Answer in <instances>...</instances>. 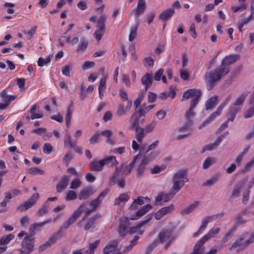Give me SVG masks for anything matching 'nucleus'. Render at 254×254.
Here are the masks:
<instances>
[{
  "instance_id": "nucleus-1",
  "label": "nucleus",
  "mask_w": 254,
  "mask_h": 254,
  "mask_svg": "<svg viewBox=\"0 0 254 254\" xmlns=\"http://www.w3.org/2000/svg\"><path fill=\"white\" fill-rule=\"evenodd\" d=\"M86 207V204L82 203L73 212L72 215L65 221L61 227L58 232L50 237L47 242V244L51 247L52 245L55 244L57 241L64 236L63 234V231L67 229L71 224L74 223L78 217L80 216L82 212Z\"/></svg>"
},
{
  "instance_id": "nucleus-2",
  "label": "nucleus",
  "mask_w": 254,
  "mask_h": 254,
  "mask_svg": "<svg viewBox=\"0 0 254 254\" xmlns=\"http://www.w3.org/2000/svg\"><path fill=\"white\" fill-rule=\"evenodd\" d=\"M189 179L187 177V171L185 170H180L174 175L173 178V185L169 193H164V201H168L172 198L188 182Z\"/></svg>"
},
{
  "instance_id": "nucleus-3",
  "label": "nucleus",
  "mask_w": 254,
  "mask_h": 254,
  "mask_svg": "<svg viewBox=\"0 0 254 254\" xmlns=\"http://www.w3.org/2000/svg\"><path fill=\"white\" fill-rule=\"evenodd\" d=\"M240 58V55L239 54H230L225 56L222 60L221 65L215 68L222 75H226L230 71V65Z\"/></svg>"
},
{
  "instance_id": "nucleus-4",
  "label": "nucleus",
  "mask_w": 254,
  "mask_h": 254,
  "mask_svg": "<svg viewBox=\"0 0 254 254\" xmlns=\"http://www.w3.org/2000/svg\"><path fill=\"white\" fill-rule=\"evenodd\" d=\"M220 228L213 227L209 231L203 236L195 245L193 251L190 254H202L204 248H202L203 244L209 239L214 237L220 232Z\"/></svg>"
},
{
  "instance_id": "nucleus-5",
  "label": "nucleus",
  "mask_w": 254,
  "mask_h": 254,
  "mask_svg": "<svg viewBox=\"0 0 254 254\" xmlns=\"http://www.w3.org/2000/svg\"><path fill=\"white\" fill-rule=\"evenodd\" d=\"M200 96H195L190 101V108L185 114L186 123L181 127L178 128L179 131H182L187 129H189L192 125V118L195 115V113L193 111V109L198 104Z\"/></svg>"
},
{
  "instance_id": "nucleus-6",
  "label": "nucleus",
  "mask_w": 254,
  "mask_h": 254,
  "mask_svg": "<svg viewBox=\"0 0 254 254\" xmlns=\"http://www.w3.org/2000/svg\"><path fill=\"white\" fill-rule=\"evenodd\" d=\"M223 76L215 69L213 71L206 72L205 74V80L207 89L209 90L212 89L214 86L215 83L220 80Z\"/></svg>"
},
{
  "instance_id": "nucleus-7",
  "label": "nucleus",
  "mask_w": 254,
  "mask_h": 254,
  "mask_svg": "<svg viewBox=\"0 0 254 254\" xmlns=\"http://www.w3.org/2000/svg\"><path fill=\"white\" fill-rule=\"evenodd\" d=\"M158 155V152H151L149 154V156L147 157L144 156L143 157L136 169V176L137 177H140L143 174L149 161V159H154L156 158Z\"/></svg>"
},
{
  "instance_id": "nucleus-8",
  "label": "nucleus",
  "mask_w": 254,
  "mask_h": 254,
  "mask_svg": "<svg viewBox=\"0 0 254 254\" xmlns=\"http://www.w3.org/2000/svg\"><path fill=\"white\" fill-rule=\"evenodd\" d=\"M39 197V193H34L28 200L25 201L24 203H20L17 207V210L19 212L27 210L36 203Z\"/></svg>"
},
{
  "instance_id": "nucleus-9",
  "label": "nucleus",
  "mask_w": 254,
  "mask_h": 254,
  "mask_svg": "<svg viewBox=\"0 0 254 254\" xmlns=\"http://www.w3.org/2000/svg\"><path fill=\"white\" fill-rule=\"evenodd\" d=\"M172 234V231L171 229H163L159 234V239L161 243L167 242V243L164 246L165 249L168 248L173 239Z\"/></svg>"
},
{
  "instance_id": "nucleus-10",
  "label": "nucleus",
  "mask_w": 254,
  "mask_h": 254,
  "mask_svg": "<svg viewBox=\"0 0 254 254\" xmlns=\"http://www.w3.org/2000/svg\"><path fill=\"white\" fill-rule=\"evenodd\" d=\"M0 97L4 103L0 102V110H3L9 105L10 102L15 100L17 97L16 94L7 95L6 89H4L0 93Z\"/></svg>"
},
{
  "instance_id": "nucleus-11",
  "label": "nucleus",
  "mask_w": 254,
  "mask_h": 254,
  "mask_svg": "<svg viewBox=\"0 0 254 254\" xmlns=\"http://www.w3.org/2000/svg\"><path fill=\"white\" fill-rule=\"evenodd\" d=\"M243 238L240 237L238 240L235 241L230 248V250L234 249H236L237 252L241 251L246 248L249 245L253 243L252 241L249 238L245 242H242Z\"/></svg>"
},
{
  "instance_id": "nucleus-12",
  "label": "nucleus",
  "mask_w": 254,
  "mask_h": 254,
  "mask_svg": "<svg viewBox=\"0 0 254 254\" xmlns=\"http://www.w3.org/2000/svg\"><path fill=\"white\" fill-rule=\"evenodd\" d=\"M226 104L222 102L217 108V111L212 113L200 125V128L205 127L209 123L213 121L216 117L220 116L223 109L225 107Z\"/></svg>"
},
{
  "instance_id": "nucleus-13",
  "label": "nucleus",
  "mask_w": 254,
  "mask_h": 254,
  "mask_svg": "<svg viewBox=\"0 0 254 254\" xmlns=\"http://www.w3.org/2000/svg\"><path fill=\"white\" fill-rule=\"evenodd\" d=\"M226 104L222 102L217 108V111L212 113L200 125V128L205 127L209 123L213 121L216 117L220 116L223 109L225 107Z\"/></svg>"
},
{
  "instance_id": "nucleus-14",
  "label": "nucleus",
  "mask_w": 254,
  "mask_h": 254,
  "mask_svg": "<svg viewBox=\"0 0 254 254\" xmlns=\"http://www.w3.org/2000/svg\"><path fill=\"white\" fill-rule=\"evenodd\" d=\"M131 107L132 102L130 100L127 101L126 106L123 103L119 104L117 107L116 115L119 117L126 115L130 110Z\"/></svg>"
},
{
  "instance_id": "nucleus-15",
  "label": "nucleus",
  "mask_w": 254,
  "mask_h": 254,
  "mask_svg": "<svg viewBox=\"0 0 254 254\" xmlns=\"http://www.w3.org/2000/svg\"><path fill=\"white\" fill-rule=\"evenodd\" d=\"M21 245L22 248L27 250V252L28 253H31L33 251L34 245V238L32 236H26L22 241Z\"/></svg>"
},
{
  "instance_id": "nucleus-16",
  "label": "nucleus",
  "mask_w": 254,
  "mask_h": 254,
  "mask_svg": "<svg viewBox=\"0 0 254 254\" xmlns=\"http://www.w3.org/2000/svg\"><path fill=\"white\" fill-rule=\"evenodd\" d=\"M151 219L152 216L151 215H147L145 220L140 221L135 226L130 228L128 231V232L129 233H134L135 232H137V234L142 235L144 231L139 229L145 224L148 223L151 220Z\"/></svg>"
},
{
  "instance_id": "nucleus-17",
  "label": "nucleus",
  "mask_w": 254,
  "mask_h": 254,
  "mask_svg": "<svg viewBox=\"0 0 254 254\" xmlns=\"http://www.w3.org/2000/svg\"><path fill=\"white\" fill-rule=\"evenodd\" d=\"M152 208V206L150 204H147L143 206L139 210H138L134 214L131 215L129 219L136 220L140 217L144 215L147 212Z\"/></svg>"
},
{
  "instance_id": "nucleus-18",
  "label": "nucleus",
  "mask_w": 254,
  "mask_h": 254,
  "mask_svg": "<svg viewBox=\"0 0 254 254\" xmlns=\"http://www.w3.org/2000/svg\"><path fill=\"white\" fill-rule=\"evenodd\" d=\"M153 81V75L149 72H146L141 78V84L144 86L145 91H146L150 88Z\"/></svg>"
},
{
  "instance_id": "nucleus-19",
  "label": "nucleus",
  "mask_w": 254,
  "mask_h": 254,
  "mask_svg": "<svg viewBox=\"0 0 254 254\" xmlns=\"http://www.w3.org/2000/svg\"><path fill=\"white\" fill-rule=\"evenodd\" d=\"M173 204L163 207L156 212L155 214V218L157 220H159L166 214L171 213L173 210Z\"/></svg>"
},
{
  "instance_id": "nucleus-20",
  "label": "nucleus",
  "mask_w": 254,
  "mask_h": 254,
  "mask_svg": "<svg viewBox=\"0 0 254 254\" xmlns=\"http://www.w3.org/2000/svg\"><path fill=\"white\" fill-rule=\"evenodd\" d=\"M146 7L145 0H138L137 6L132 12L135 16L138 17L145 11Z\"/></svg>"
},
{
  "instance_id": "nucleus-21",
  "label": "nucleus",
  "mask_w": 254,
  "mask_h": 254,
  "mask_svg": "<svg viewBox=\"0 0 254 254\" xmlns=\"http://www.w3.org/2000/svg\"><path fill=\"white\" fill-rule=\"evenodd\" d=\"M95 190L91 187H88L82 190L78 195V198L80 200H85L89 197L95 193Z\"/></svg>"
},
{
  "instance_id": "nucleus-22",
  "label": "nucleus",
  "mask_w": 254,
  "mask_h": 254,
  "mask_svg": "<svg viewBox=\"0 0 254 254\" xmlns=\"http://www.w3.org/2000/svg\"><path fill=\"white\" fill-rule=\"evenodd\" d=\"M175 13V8H169L163 10L159 16V18L164 22L170 19Z\"/></svg>"
},
{
  "instance_id": "nucleus-23",
  "label": "nucleus",
  "mask_w": 254,
  "mask_h": 254,
  "mask_svg": "<svg viewBox=\"0 0 254 254\" xmlns=\"http://www.w3.org/2000/svg\"><path fill=\"white\" fill-rule=\"evenodd\" d=\"M201 94L202 93L200 89H189L184 92L183 98L188 99L190 98H193L195 96H201Z\"/></svg>"
},
{
  "instance_id": "nucleus-24",
  "label": "nucleus",
  "mask_w": 254,
  "mask_h": 254,
  "mask_svg": "<svg viewBox=\"0 0 254 254\" xmlns=\"http://www.w3.org/2000/svg\"><path fill=\"white\" fill-rule=\"evenodd\" d=\"M129 218L125 217L120 219L118 232L121 236H125L127 233V224Z\"/></svg>"
},
{
  "instance_id": "nucleus-25",
  "label": "nucleus",
  "mask_w": 254,
  "mask_h": 254,
  "mask_svg": "<svg viewBox=\"0 0 254 254\" xmlns=\"http://www.w3.org/2000/svg\"><path fill=\"white\" fill-rule=\"evenodd\" d=\"M107 193V192H106L105 191H102L99 194V195L96 198L94 199V200H92L90 202V205L92 208H93V210H95L97 208L98 206L102 202V201L106 196Z\"/></svg>"
},
{
  "instance_id": "nucleus-26",
  "label": "nucleus",
  "mask_w": 254,
  "mask_h": 254,
  "mask_svg": "<svg viewBox=\"0 0 254 254\" xmlns=\"http://www.w3.org/2000/svg\"><path fill=\"white\" fill-rule=\"evenodd\" d=\"M104 166V164L102 159L99 161L93 159L91 162L89 167L90 169L92 171L99 172L103 170Z\"/></svg>"
},
{
  "instance_id": "nucleus-27",
  "label": "nucleus",
  "mask_w": 254,
  "mask_h": 254,
  "mask_svg": "<svg viewBox=\"0 0 254 254\" xmlns=\"http://www.w3.org/2000/svg\"><path fill=\"white\" fill-rule=\"evenodd\" d=\"M69 182V177L66 175L63 176L59 183L56 186V190L58 192H60L65 189Z\"/></svg>"
},
{
  "instance_id": "nucleus-28",
  "label": "nucleus",
  "mask_w": 254,
  "mask_h": 254,
  "mask_svg": "<svg viewBox=\"0 0 254 254\" xmlns=\"http://www.w3.org/2000/svg\"><path fill=\"white\" fill-rule=\"evenodd\" d=\"M118 244L116 240L110 241L108 244L103 249L104 254H109L115 250Z\"/></svg>"
},
{
  "instance_id": "nucleus-29",
  "label": "nucleus",
  "mask_w": 254,
  "mask_h": 254,
  "mask_svg": "<svg viewBox=\"0 0 254 254\" xmlns=\"http://www.w3.org/2000/svg\"><path fill=\"white\" fill-rule=\"evenodd\" d=\"M135 130V138L138 143H141L145 137L146 132L143 127H137Z\"/></svg>"
},
{
  "instance_id": "nucleus-30",
  "label": "nucleus",
  "mask_w": 254,
  "mask_h": 254,
  "mask_svg": "<svg viewBox=\"0 0 254 254\" xmlns=\"http://www.w3.org/2000/svg\"><path fill=\"white\" fill-rule=\"evenodd\" d=\"M155 107V105H150L146 106L145 105H142L139 107L137 114L139 117L145 116V114L150 110Z\"/></svg>"
},
{
  "instance_id": "nucleus-31",
  "label": "nucleus",
  "mask_w": 254,
  "mask_h": 254,
  "mask_svg": "<svg viewBox=\"0 0 254 254\" xmlns=\"http://www.w3.org/2000/svg\"><path fill=\"white\" fill-rule=\"evenodd\" d=\"M106 89V77L104 76L100 79L99 84L98 85L99 95L100 99H102L104 96V92H105Z\"/></svg>"
},
{
  "instance_id": "nucleus-32",
  "label": "nucleus",
  "mask_w": 254,
  "mask_h": 254,
  "mask_svg": "<svg viewBox=\"0 0 254 254\" xmlns=\"http://www.w3.org/2000/svg\"><path fill=\"white\" fill-rule=\"evenodd\" d=\"M102 160H103L104 165L106 164L108 167H113L119 163L116 157L113 156H107L104 158Z\"/></svg>"
},
{
  "instance_id": "nucleus-33",
  "label": "nucleus",
  "mask_w": 254,
  "mask_h": 254,
  "mask_svg": "<svg viewBox=\"0 0 254 254\" xmlns=\"http://www.w3.org/2000/svg\"><path fill=\"white\" fill-rule=\"evenodd\" d=\"M221 176V173H217L211 176V177L207 180L204 184L203 186L206 187H210L215 184Z\"/></svg>"
},
{
  "instance_id": "nucleus-34",
  "label": "nucleus",
  "mask_w": 254,
  "mask_h": 254,
  "mask_svg": "<svg viewBox=\"0 0 254 254\" xmlns=\"http://www.w3.org/2000/svg\"><path fill=\"white\" fill-rule=\"evenodd\" d=\"M140 155V153H139L137 155L134 156L131 162L126 166L125 169L124 170V173L126 175H128L131 172V170L133 168L136 160L138 159Z\"/></svg>"
},
{
  "instance_id": "nucleus-35",
  "label": "nucleus",
  "mask_w": 254,
  "mask_h": 254,
  "mask_svg": "<svg viewBox=\"0 0 254 254\" xmlns=\"http://www.w3.org/2000/svg\"><path fill=\"white\" fill-rule=\"evenodd\" d=\"M130 198L128 192L123 193L115 199V205H119L122 202H127Z\"/></svg>"
},
{
  "instance_id": "nucleus-36",
  "label": "nucleus",
  "mask_w": 254,
  "mask_h": 254,
  "mask_svg": "<svg viewBox=\"0 0 254 254\" xmlns=\"http://www.w3.org/2000/svg\"><path fill=\"white\" fill-rule=\"evenodd\" d=\"M141 117H139L138 115L136 113H134L130 118V124L132 129H135L137 127H139L138 126L139 119Z\"/></svg>"
},
{
  "instance_id": "nucleus-37",
  "label": "nucleus",
  "mask_w": 254,
  "mask_h": 254,
  "mask_svg": "<svg viewBox=\"0 0 254 254\" xmlns=\"http://www.w3.org/2000/svg\"><path fill=\"white\" fill-rule=\"evenodd\" d=\"M199 204V202L198 201H195L193 203L189 205L188 207L184 208L183 210L181 211V214H188L191 212Z\"/></svg>"
},
{
  "instance_id": "nucleus-38",
  "label": "nucleus",
  "mask_w": 254,
  "mask_h": 254,
  "mask_svg": "<svg viewBox=\"0 0 254 254\" xmlns=\"http://www.w3.org/2000/svg\"><path fill=\"white\" fill-rule=\"evenodd\" d=\"M243 187V184L242 183L237 184L232 190L231 196L233 197H238L240 195V192Z\"/></svg>"
},
{
  "instance_id": "nucleus-39",
  "label": "nucleus",
  "mask_w": 254,
  "mask_h": 254,
  "mask_svg": "<svg viewBox=\"0 0 254 254\" xmlns=\"http://www.w3.org/2000/svg\"><path fill=\"white\" fill-rule=\"evenodd\" d=\"M247 96V94H242L238 98L235 100V102L232 105L235 106L240 107L241 108V106L243 105Z\"/></svg>"
},
{
  "instance_id": "nucleus-40",
  "label": "nucleus",
  "mask_w": 254,
  "mask_h": 254,
  "mask_svg": "<svg viewBox=\"0 0 254 254\" xmlns=\"http://www.w3.org/2000/svg\"><path fill=\"white\" fill-rule=\"evenodd\" d=\"M217 102V96H214L210 98L206 102L205 109L206 110L211 109L213 106Z\"/></svg>"
},
{
  "instance_id": "nucleus-41",
  "label": "nucleus",
  "mask_w": 254,
  "mask_h": 254,
  "mask_svg": "<svg viewBox=\"0 0 254 254\" xmlns=\"http://www.w3.org/2000/svg\"><path fill=\"white\" fill-rule=\"evenodd\" d=\"M148 199L147 197L144 198L142 196H138L137 199H134L133 202L130 206V208L132 209H136L137 208V204L139 205H142L144 204L143 199Z\"/></svg>"
},
{
  "instance_id": "nucleus-42",
  "label": "nucleus",
  "mask_w": 254,
  "mask_h": 254,
  "mask_svg": "<svg viewBox=\"0 0 254 254\" xmlns=\"http://www.w3.org/2000/svg\"><path fill=\"white\" fill-rule=\"evenodd\" d=\"M14 238V236L12 234H9L6 236L2 237L0 239V245H6Z\"/></svg>"
},
{
  "instance_id": "nucleus-43",
  "label": "nucleus",
  "mask_w": 254,
  "mask_h": 254,
  "mask_svg": "<svg viewBox=\"0 0 254 254\" xmlns=\"http://www.w3.org/2000/svg\"><path fill=\"white\" fill-rule=\"evenodd\" d=\"M215 162V158L213 157H207L205 159L203 163L202 168L204 169H207Z\"/></svg>"
},
{
  "instance_id": "nucleus-44",
  "label": "nucleus",
  "mask_w": 254,
  "mask_h": 254,
  "mask_svg": "<svg viewBox=\"0 0 254 254\" xmlns=\"http://www.w3.org/2000/svg\"><path fill=\"white\" fill-rule=\"evenodd\" d=\"M105 31V29L98 28V29L93 33V36L98 42H99L101 39Z\"/></svg>"
},
{
  "instance_id": "nucleus-45",
  "label": "nucleus",
  "mask_w": 254,
  "mask_h": 254,
  "mask_svg": "<svg viewBox=\"0 0 254 254\" xmlns=\"http://www.w3.org/2000/svg\"><path fill=\"white\" fill-rule=\"evenodd\" d=\"M247 5L246 3H241L240 5H233L231 7V10L234 13L239 11H242L246 9Z\"/></svg>"
},
{
  "instance_id": "nucleus-46",
  "label": "nucleus",
  "mask_w": 254,
  "mask_h": 254,
  "mask_svg": "<svg viewBox=\"0 0 254 254\" xmlns=\"http://www.w3.org/2000/svg\"><path fill=\"white\" fill-rule=\"evenodd\" d=\"M27 172L29 174L32 175H43L45 172L38 167H32L28 169Z\"/></svg>"
},
{
  "instance_id": "nucleus-47",
  "label": "nucleus",
  "mask_w": 254,
  "mask_h": 254,
  "mask_svg": "<svg viewBox=\"0 0 254 254\" xmlns=\"http://www.w3.org/2000/svg\"><path fill=\"white\" fill-rule=\"evenodd\" d=\"M143 64L145 67L150 68L153 66L154 60L151 57H146L143 60Z\"/></svg>"
},
{
  "instance_id": "nucleus-48",
  "label": "nucleus",
  "mask_w": 254,
  "mask_h": 254,
  "mask_svg": "<svg viewBox=\"0 0 254 254\" xmlns=\"http://www.w3.org/2000/svg\"><path fill=\"white\" fill-rule=\"evenodd\" d=\"M106 16L105 15H101L97 20L98 28L105 29V21Z\"/></svg>"
},
{
  "instance_id": "nucleus-49",
  "label": "nucleus",
  "mask_w": 254,
  "mask_h": 254,
  "mask_svg": "<svg viewBox=\"0 0 254 254\" xmlns=\"http://www.w3.org/2000/svg\"><path fill=\"white\" fill-rule=\"evenodd\" d=\"M212 220V216H208L202 219V222L200 228L204 231L206 229L208 223Z\"/></svg>"
},
{
  "instance_id": "nucleus-50",
  "label": "nucleus",
  "mask_w": 254,
  "mask_h": 254,
  "mask_svg": "<svg viewBox=\"0 0 254 254\" xmlns=\"http://www.w3.org/2000/svg\"><path fill=\"white\" fill-rule=\"evenodd\" d=\"M88 46V42L85 40H81L77 48V52L84 51Z\"/></svg>"
},
{
  "instance_id": "nucleus-51",
  "label": "nucleus",
  "mask_w": 254,
  "mask_h": 254,
  "mask_svg": "<svg viewBox=\"0 0 254 254\" xmlns=\"http://www.w3.org/2000/svg\"><path fill=\"white\" fill-rule=\"evenodd\" d=\"M77 197L76 193L73 190H68L66 192L65 199L67 201L74 200Z\"/></svg>"
},
{
  "instance_id": "nucleus-52",
  "label": "nucleus",
  "mask_w": 254,
  "mask_h": 254,
  "mask_svg": "<svg viewBox=\"0 0 254 254\" xmlns=\"http://www.w3.org/2000/svg\"><path fill=\"white\" fill-rule=\"evenodd\" d=\"M219 144H217L216 140L213 143H210L204 146L201 150V153H203L206 150H212L216 148Z\"/></svg>"
},
{
  "instance_id": "nucleus-53",
  "label": "nucleus",
  "mask_w": 254,
  "mask_h": 254,
  "mask_svg": "<svg viewBox=\"0 0 254 254\" xmlns=\"http://www.w3.org/2000/svg\"><path fill=\"white\" fill-rule=\"evenodd\" d=\"M72 158V156L71 153L69 151L67 152L63 158V163L66 166H68Z\"/></svg>"
},
{
  "instance_id": "nucleus-54",
  "label": "nucleus",
  "mask_w": 254,
  "mask_h": 254,
  "mask_svg": "<svg viewBox=\"0 0 254 254\" xmlns=\"http://www.w3.org/2000/svg\"><path fill=\"white\" fill-rule=\"evenodd\" d=\"M81 185V181L77 178L74 179L71 182L70 189L75 190Z\"/></svg>"
},
{
  "instance_id": "nucleus-55",
  "label": "nucleus",
  "mask_w": 254,
  "mask_h": 254,
  "mask_svg": "<svg viewBox=\"0 0 254 254\" xmlns=\"http://www.w3.org/2000/svg\"><path fill=\"white\" fill-rule=\"evenodd\" d=\"M138 239L139 237L137 236H135L133 240L130 241L129 245L125 248L124 252H125L130 251L132 247L137 244V242Z\"/></svg>"
},
{
  "instance_id": "nucleus-56",
  "label": "nucleus",
  "mask_w": 254,
  "mask_h": 254,
  "mask_svg": "<svg viewBox=\"0 0 254 254\" xmlns=\"http://www.w3.org/2000/svg\"><path fill=\"white\" fill-rule=\"evenodd\" d=\"M95 222H94L93 220H92V219L89 218L86 221V222L84 225V229L85 231H88L90 229H91V228L94 229V228H95Z\"/></svg>"
},
{
  "instance_id": "nucleus-57",
  "label": "nucleus",
  "mask_w": 254,
  "mask_h": 254,
  "mask_svg": "<svg viewBox=\"0 0 254 254\" xmlns=\"http://www.w3.org/2000/svg\"><path fill=\"white\" fill-rule=\"evenodd\" d=\"M49 206L47 203L44 204L37 212V215L42 216L48 212Z\"/></svg>"
},
{
  "instance_id": "nucleus-58",
  "label": "nucleus",
  "mask_w": 254,
  "mask_h": 254,
  "mask_svg": "<svg viewBox=\"0 0 254 254\" xmlns=\"http://www.w3.org/2000/svg\"><path fill=\"white\" fill-rule=\"evenodd\" d=\"M137 29V27L136 26L131 28L129 35V41H132L136 37Z\"/></svg>"
},
{
  "instance_id": "nucleus-59",
  "label": "nucleus",
  "mask_w": 254,
  "mask_h": 254,
  "mask_svg": "<svg viewBox=\"0 0 254 254\" xmlns=\"http://www.w3.org/2000/svg\"><path fill=\"white\" fill-rule=\"evenodd\" d=\"M53 150V146L49 143H45L43 146V151L46 154H50Z\"/></svg>"
},
{
  "instance_id": "nucleus-60",
  "label": "nucleus",
  "mask_w": 254,
  "mask_h": 254,
  "mask_svg": "<svg viewBox=\"0 0 254 254\" xmlns=\"http://www.w3.org/2000/svg\"><path fill=\"white\" fill-rule=\"evenodd\" d=\"M156 125V122L155 121H153L151 123L146 125L145 127L143 128L146 133H148L151 132L153 130Z\"/></svg>"
},
{
  "instance_id": "nucleus-61",
  "label": "nucleus",
  "mask_w": 254,
  "mask_h": 254,
  "mask_svg": "<svg viewBox=\"0 0 254 254\" xmlns=\"http://www.w3.org/2000/svg\"><path fill=\"white\" fill-rule=\"evenodd\" d=\"M50 61L49 56L45 59L40 57L38 60V65L40 67L43 66L45 64L50 63Z\"/></svg>"
},
{
  "instance_id": "nucleus-62",
  "label": "nucleus",
  "mask_w": 254,
  "mask_h": 254,
  "mask_svg": "<svg viewBox=\"0 0 254 254\" xmlns=\"http://www.w3.org/2000/svg\"><path fill=\"white\" fill-rule=\"evenodd\" d=\"M144 98V93H140L137 98L134 101V105L136 108L139 107V105Z\"/></svg>"
},
{
  "instance_id": "nucleus-63",
  "label": "nucleus",
  "mask_w": 254,
  "mask_h": 254,
  "mask_svg": "<svg viewBox=\"0 0 254 254\" xmlns=\"http://www.w3.org/2000/svg\"><path fill=\"white\" fill-rule=\"evenodd\" d=\"M180 74L181 78L184 80H187L190 77V73L187 70L180 69Z\"/></svg>"
},
{
  "instance_id": "nucleus-64",
  "label": "nucleus",
  "mask_w": 254,
  "mask_h": 254,
  "mask_svg": "<svg viewBox=\"0 0 254 254\" xmlns=\"http://www.w3.org/2000/svg\"><path fill=\"white\" fill-rule=\"evenodd\" d=\"M254 115V106H252L247 111L244 113V117L245 118H249Z\"/></svg>"
}]
</instances>
